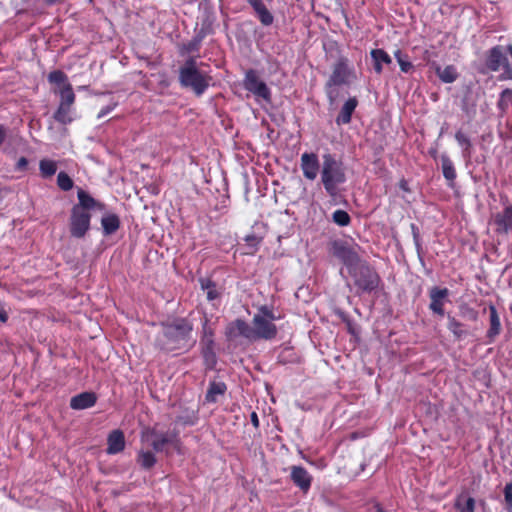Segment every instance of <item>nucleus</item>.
<instances>
[{
    "instance_id": "obj_21",
    "label": "nucleus",
    "mask_w": 512,
    "mask_h": 512,
    "mask_svg": "<svg viewBox=\"0 0 512 512\" xmlns=\"http://www.w3.org/2000/svg\"><path fill=\"white\" fill-rule=\"evenodd\" d=\"M371 58L373 60L374 71L381 74L383 71V64H391L392 59L389 54L383 49H373L371 51Z\"/></svg>"
},
{
    "instance_id": "obj_30",
    "label": "nucleus",
    "mask_w": 512,
    "mask_h": 512,
    "mask_svg": "<svg viewBox=\"0 0 512 512\" xmlns=\"http://www.w3.org/2000/svg\"><path fill=\"white\" fill-rule=\"evenodd\" d=\"M448 319V329L454 335L455 338L460 339L466 335V331L463 329V324L456 320L451 315L447 316Z\"/></svg>"
},
{
    "instance_id": "obj_45",
    "label": "nucleus",
    "mask_w": 512,
    "mask_h": 512,
    "mask_svg": "<svg viewBox=\"0 0 512 512\" xmlns=\"http://www.w3.org/2000/svg\"><path fill=\"white\" fill-rule=\"evenodd\" d=\"M475 501L473 498L469 497L466 501L465 507H463L460 512H474Z\"/></svg>"
},
{
    "instance_id": "obj_13",
    "label": "nucleus",
    "mask_w": 512,
    "mask_h": 512,
    "mask_svg": "<svg viewBox=\"0 0 512 512\" xmlns=\"http://www.w3.org/2000/svg\"><path fill=\"white\" fill-rule=\"evenodd\" d=\"M300 167L303 176L310 181L315 180L321 170L318 156L315 153H303L300 158Z\"/></svg>"
},
{
    "instance_id": "obj_51",
    "label": "nucleus",
    "mask_w": 512,
    "mask_h": 512,
    "mask_svg": "<svg viewBox=\"0 0 512 512\" xmlns=\"http://www.w3.org/2000/svg\"><path fill=\"white\" fill-rule=\"evenodd\" d=\"M247 1H248V3H249L253 8L257 7L258 5H262V4H263L262 0H247Z\"/></svg>"
},
{
    "instance_id": "obj_9",
    "label": "nucleus",
    "mask_w": 512,
    "mask_h": 512,
    "mask_svg": "<svg viewBox=\"0 0 512 512\" xmlns=\"http://www.w3.org/2000/svg\"><path fill=\"white\" fill-rule=\"evenodd\" d=\"M91 216L82 207H73L70 217V232L75 238H82L90 227Z\"/></svg>"
},
{
    "instance_id": "obj_34",
    "label": "nucleus",
    "mask_w": 512,
    "mask_h": 512,
    "mask_svg": "<svg viewBox=\"0 0 512 512\" xmlns=\"http://www.w3.org/2000/svg\"><path fill=\"white\" fill-rule=\"evenodd\" d=\"M39 169L43 177H50L57 171L56 162L48 159H43L39 163Z\"/></svg>"
},
{
    "instance_id": "obj_36",
    "label": "nucleus",
    "mask_w": 512,
    "mask_h": 512,
    "mask_svg": "<svg viewBox=\"0 0 512 512\" xmlns=\"http://www.w3.org/2000/svg\"><path fill=\"white\" fill-rule=\"evenodd\" d=\"M332 220L335 224H337L341 227H345L350 224L351 218L346 211L338 209L333 212Z\"/></svg>"
},
{
    "instance_id": "obj_19",
    "label": "nucleus",
    "mask_w": 512,
    "mask_h": 512,
    "mask_svg": "<svg viewBox=\"0 0 512 512\" xmlns=\"http://www.w3.org/2000/svg\"><path fill=\"white\" fill-rule=\"evenodd\" d=\"M108 454H117L121 452L125 447V438L124 434L120 430H114L108 436Z\"/></svg>"
},
{
    "instance_id": "obj_11",
    "label": "nucleus",
    "mask_w": 512,
    "mask_h": 512,
    "mask_svg": "<svg viewBox=\"0 0 512 512\" xmlns=\"http://www.w3.org/2000/svg\"><path fill=\"white\" fill-rule=\"evenodd\" d=\"M490 225L498 235L512 234V205L492 215Z\"/></svg>"
},
{
    "instance_id": "obj_20",
    "label": "nucleus",
    "mask_w": 512,
    "mask_h": 512,
    "mask_svg": "<svg viewBox=\"0 0 512 512\" xmlns=\"http://www.w3.org/2000/svg\"><path fill=\"white\" fill-rule=\"evenodd\" d=\"M79 204L74 207H82L83 211H87L90 209H99L102 210L104 205L96 201L92 196H90L87 192L82 189H79L77 192Z\"/></svg>"
},
{
    "instance_id": "obj_40",
    "label": "nucleus",
    "mask_w": 512,
    "mask_h": 512,
    "mask_svg": "<svg viewBox=\"0 0 512 512\" xmlns=\"http://www.w3.org/2000/svg\"><path fill=\"white\" fill-rule=\"evenodd\" d=\"M504 500L508 512H512V482L507 483L504 488Z\"/></svg>"
},
{
    "instance_id": "obj_8",
    "label": "nucleus",
    "mask_w": 512,
    "mask_h": 512,
    "mask_svg": "<svg viewBox=\"0 0 512 512\" xmlns=\"http://www.w3.org/2000/svg\"><path fill=\"white\" fill-rule=\"evenodd\" d=\"M244 88L251 92L257 101L264 100L265 102L271 101V92L266 83L263 82L254 70H249L245 74Z\"/></svg>"
},
{
    "instance_id": "obj_18",
    "label": "nucleus",
    "mask_w": 512,
    "mask_h": 512,
    "mask_svg": "<svg viewBox=\"0 0 512 512\" xmlns=\"http://www.w3.org/2000/svg\"><path fill=\"white\" fill-rule=\"evenodd\" d=\"M358 105V101L355 97L349 98L342 106L337 118L336 123L338 125H345L351 122V117Z\"/></svg>"
},
{
    "instance_id": "obj_14",
    "label": "nucleus",
    "mask_w": 512,
    "mask_h": 512,
    "mask_svg": "<svg viewBox=\"0 0 512 512\" xmlns=\"http://www.w3.org/2000/svg\"><path fill=\"white\" fill-rule=\"evenodd\" d=\"M449 290L447 288L432 287L429 291V309L439 316H444V305L448 301Z\"/></svg>"
},
{
    "instance_id": "obj_41",
    "label": "nucleus",
    "mask_w": 512,
    "mask_h": 512,
    "mask_svg": "<svg viewBox=\"0 0 512 512\" xmlns=\"http://www.w3.org/2000/svg\"><path fill=\"white\" fill-rule=\"evenodd\" d=\"M203 341L205 342V344H213V331L208 326L207 319L203 323Z\"/></svg>"
},
{
    "instance_id": "obj_28",
    "label": "nucleus",
    "mask_w": 512,
    "mask_h": 512,
    "mask_svg": "<svg viewBox=\"0 0 512 512\" xmlns=\"http://www.w3.org/2000/svg\"><path fill=\"white\" fill-rule=\"evenodd\" d=\"M497 107L500 110L501 116H503L510 107H512V90L509 88L504 89L499 97Z\"/></svg>"
},
{
    "instance_id": "obj_39",
    "label": "nucleus",
    "mask_w": 512,
    "mask_h": 512,
    "mask_svg": "<svg viewBox=\"0 0 512 512\" xmlns=\"http://www.w3.org/2000/svg\"><path fill=\"white\" fill-rule=\"evenodd\" d=\"M203 357L209 367H213L216 363V356L213 352V344H205L203 349Z\"/></svg>"
},
{
    "instance_id": "obj_10",
    "label": "nucleus",
    "mask_w": 512,
    "mask_h": 512,
    "mask_svg": "<svg viewBox=\"0 0 512 512\" xmlns=\"http://www.w3.org/2000/svg\"><path fill=\"white\" fill-rule=\"evenodd\" d=\"M333 255L344 263L349 273L353 272L361 264L356 250L341 242L336 241L333 243Z\"/></svg>"
},
{
    "instance_id": "obj_31",
    "label": "nucleus",
    "mask_w": 512,
    "mask_h": 512,
    "mask_svg": "<svg viewBox=\"0 0 512 512\" xmlns=\"http://www.w3.org/2000/svg\"><path fill=\"white\" fill-rule=\"evenodd\" d=\"M54 118L62 124L70 123L72 121L71 106L60 104L54 114Z\"/></svg>"
},
{
    "instance_id": "obj_35",
    "label": "nucleus",
    "mask_w": 512,
    "mask_h": 512,
    "mask_svg": "<svg viewBox=\"0 0 512 512\" xmlns=\"http://www.w3.org/2000/svg\"><path fill=\"white\" fill-rule=\"evenodd\" d=\"M455 139H456L457 143L459 144V146L462 147L463 156L464 157H470V154H471V151H470L471 141H470V139L461 131H458L455 134Z\"/></svg>"
},
{
    "instance_id": "obj_43",
    "label": "nucleus",
    "mask_w": 512,
    "mask_h": 512,
    "mask_svg": "<svg viewBox=\"0 0 512 512\" xmlns=\"http://www.w3.org/2000/svg\"><path fill=\"white\" fill-rule=\"evenodd\" d=\"M502 69H503V72L500 76V79L512 80V67L509 64V62H507L505 65H503Z\"/></svg>"
},
{
    "instance_id": "obj_16",
    "label": "nucleus",
    "mask_w": 512,
    "mask_h": 512,
    "mask_svg": "<svg viewBox=\"0 0 512 512\" xmlns=\"http://www.w3.org/2000/svg\"><path fill=\"white\" fill-rule=\"evenodd\" d=\"M290 476L293 483L302 491L307 492L310 489L312 477L304 467L292 466Z\"/></svg>"
},
{
    "instance_id": "obj_38",
    "label": "nucleus",
    "mask_w": 512,
    "mask_h": 512,
    "mask_svg": "<svg viewBox=\"0 0 512 512\" xmlns=\"http://www.w3.org/2000/svg\"><path fill=\"white\" fill-rule=\"evenodd\" d=\"M57 184L62 190L69 191L73 187V180L67 173L60 172L57 176Z\"/></svg>"
},
{
    "instance_id": "obj_32",
    "label": "nucleus",
    "mask_w": 512,
    "mask_h": 512,
    "mask_svg": "<svg viewBox=\"0 0 512 512\" xmlns=\"http://www.w3.org/2000/svg\"><path fill=\"white\" fill-rule=\"evenodd\" d=\"M61 102L60 104L72 106L75 101V94L71 84H65L60 90Z\"/></svg>"
},
{
    "instance_id": "obj_33",
    "label": "nucleus",
    "mask_w": 512,
    "mask_h": 512,
    "mask_svg": "<svg viewBox=\"0 0 512 512\" xmlns=\"http://www.w3.org/2000/svg\"><path fill=\"white\" fill-rule=\"evenodd\" d=\"M201 287L206 291V297L209 301H214L219 297L216 285L208 279H201Z\"/></svg>"
},
{
    "instance_id": "obj_53",
    "label": "nucleus",
    "mask_w": 512,
    "mask_h": 512,
    "mask_svg": "<svg viewBox=\"0 0 512 512\" xmlns=\"http://www.w3.org/2000/svg\"><path fill=\"white\" fill-rule=\"evenodd\" d=\"M400 187H401V189H403V190H405V191H406V190H407V183H406L405 181H402V182L400 183Z\"/></svg>"
},
{
    "instance_id": "obj_5",
    "label": "nucleus",
    "mask_w": 512,
    "mask_h": 512,
    "mask_svg": "<svg viewBox=\"0 0 512 512\" xmlns=\"http://www.w3.org/2000/svg\"><path fill=\"white\" fill-rule=\"evenodd\" d=\"M274 320H276V316L273 311L267 306H262L253 317L254 340L273 339L277 334V328L273 323Z\"/></svg>"
},
{
    "instance_id": "obj_17",
    "label": "nucleus",
    "mask_w": 512,
    "mask_h": 512,
    "mask_svg": "<svg viewBox=\"0 0 512 512\" xmlns=\"http://www.w3.org/2000/svg\"><path fill=\"white\" fill-rule=\"evenodd\" d=\"M97 397L93 392H82L70 400V407L74 410H83L95 405Z\"/></svg>"
},
{
    "instance_id": "obj_12",
    "label": "nucleus",
    "mask_w": 512,
    "mask_h": 512,
    "mask_svg": "<svg viewBox=\"0 0 512 512\" xmlns=\"http://www.w3.org/2000/svg\"><path fill=\"white\" fill-rule=\"evenodd\" d=\"M226 337L229 341H235L240 337L247 339L248 341H255L252 326L241 319H236L228 324L226 328Z\"/></svg>"
},
{
    "instance_id": "obj_15",
    "label": "nucleus",
    "mask_w": 512,
    "mask_h": 512,
    "mask_svg": "<svg viewBox=\"0 0 512 512\" xmlns=\"http://www.w3.org/2000/svg\"><path fill=\"white\" fill-rule=\"evenodd\" d=\"M507 62L508 59L502 46H494L487 52L485 65L490 71H499Z\"/></svg>"
},
{
    "instance_id": "obj_23",
    "label": "nucleus",
    "mask_w": 512,
    "mask_h": 512,
    "mask_svg": "<svg viewBox=\"0 0 512 512\" xmlns=\"http://www.w3.org/2000/svg\"><path fill=\"white\" fill-rule=\"evenodd\" d=\"M101 225L103 228V233L105 235H111L115 233L119 228V217L113 213L105 214L101 219Z\"/></svg>"
},
{
    "instance_id": "obj_24",
    "label": "nucleus",
    "mask_w": 512,
    "mask_h": 512,
    "mask_svg": "<svg viewBox=\"0 0 512 512\" xmlns=\"http://www.w3.org/2000/svg\"><path fill=\"white\" fill-rule=\"evenodd\" d=\"M226 389V384L222 381L211 382L206 392V401L212 403L216 402L219 396L224 395Z\"/></svg>"
},
{
    "instance_id": "obj_7",
    "label": "nucleus",
    "mask_w": 512,
    "mask_h": 512,
    "mask_svg": "<svg viewBox=\"0 0 512 512\" xmlns=\"http://www.w3.org/2000/svg\"><path fill=\"white\" fill-rule=\"evenodd\" d=\"M176 435L173 433L157 432L155 430H147L142 435V445L155 452H162L166 445L176 444Z\"/></svg>"
},
{
    "instance_id": "obj_50",
    "label": "nucleus",
    "mask_w": 512,
    "mask_h": 512,
    "mask_svg": "<svg viewBox=\"0 0 512 512\" xmlns=\"http://www.w3.org/2000/svg\"><path fill=\"white\" fill-rule=\"evenodd\" d=\"M251 422H252L254 427L257 428L259 426V419H258V416H257L256 412H252V414H251Z\"/></svg>"
},
{
    "instance_id": "obj_26",
    "label": "nucleus",
    "mask_w": 512,
    "mask_h": 512,
    "mask_svg": "<svg viewBox=\"0 0 512 512\" xmlns=\"http://www.w3.org/2000/svg\"><path fill=\"white\" fill-rule=\"evenodd\" d=\"M137 462L144 469L152 468L156 463V457L154 453L143 446L142 449L138 452Z\"/></svg>"
},
{
    "instance_id": "obj_44",
    "label": "nucleus",
    "mask_w": 512,
    "mask_h": 512,
    "mask_svg": "<svg viewBox=\"0 0 512 512\" xmlns=\"http://www.w3.org/2000/svg\"><path fill=\"white\" fill-rule=\"evenodd\" d=\"M398 64L400 66L401 71L404 73H408L413 68L412 63L409 61L407 56L400 60Z\"/></svg>"
},
{
    "instance_id": "obj_42",
    "label": "nucleus",
    "mask_w": 512,
    "mask_h": 512,
    "mask_svg": "<svg viewBox=\"0 0 512 512\" xmlns=\"http://www.w3.org/2000/svg\"><path fill=\"white\" fill-rule=\"evenodd\" d=\"M117 105H118V103L114 101V102H111L110 104H108L107 106L103 107L99 111L97 118L102 119L103 117L108 115L110 112H112L116 108Z\"/></svg>"
},
{
    "instance_id": "obj_22",
    "label": "nucleus",
    "mask_w": 512,
    "mask_h": 512,
    "mask_svg": "<svg viewBox=\"0 0 512 512\" xmlns=\"http://www.w3.org/2000/svg\"><path fill=\"white\" fill-rule=\"evenodd\" d=\"M441 167L444 178L447 180L448 185L452 187L454 185V181L456 179V170L453 162L449 158L448 155L442 154L441 157Z\"/></svg>"
},
{
    "instance_id": "obj_27",
    "label": "nucleus",
    "mask_w": 512,
    "mask_h": 512,
    "mask_svg": "<svg viewBox=\"0 0 512 512\" xmlns=\"http://www.w3.org/2000/svg\"><path fill=\"white\" fill-rule=\"evenodd\" d=\"M436 74L444 83H453L458 77L457 70L453 65H448L444 68L437 67Z\"/></svg>"
},
{
    "instance_id": "obj_25",
    "label": "nucleus",
    "mask_w": 512,
    "mask_h": 512,
    "mask_svg": "<svg viewBox=\"0 0 512 512\" xmlns=\"http://www.w3.org/2000/svg\"><path fill=\"white\" fill-rule=\"evenodd\" d=\"M489 313H490V328L487 332V337L490 338V340H493L497 335H499L501 331V323L500 318L497 313V310L494 306L489 307Z\"/></svg>"
},
{
    "instance_id": "obj_54",
    "label": "nucleus",
    "mask_w": 512,
    "mask_h": 512,
    "mask_svg": "<svg viewBox=\"0 0 512 512\" xmlns=\"http://www.w3.org/2000/svg\"><path fill=\"white\" fill-rule=\"evenodd\" d=\"M507 50H508V52L510 53V55L512 57V45H508L507 46Z\"/></svg>"
},
{
    "instance_id": "obj_47",
    "label": "nucleus",
    "mask_w": 512,
    "mask_h": 512,
    "mask_svg": "<svg viewBox=\"0 0 512 512\" xmlns=\"http://www.w3.org/2000/svg\"><path fill=\"white\" fill-rule=\"evenodd\" d=\"M245 240H246V242H248L249 244H251L253 246H256L259 243V238L256 237L255 235H248L245 238Z\"/></svg>"
},
{
    "instance_id": "obj_2",
    "label": "nucleus",
    "mask_w": 512,
    "mask_h": 512,
    "mask_svg": "<svg viewBox=\"0 0 512 512\" xmlns=\"http://www.w3.org/2000/svg\"><path fill=\"white\" fill-rule=\"evenodd\" d=\"M320 177L326 193L335 198L340 193V186L347 180L344 164L334 155L324 154L322 156Z\"/></svg>"
},
{
    "instance_id": "obj_6",
    "label": "nucleus",
    "mask_w": 512,
    "mask_h": 512,
    "mask_svg": "<svg viewBox=\"0 0 512 512\" xmlns=\"http://www.w3.org/2000/svg\"><path fill=\"white\" fill-rule=\"evenodd\" d=\"M350 275L355 279V284L363 292H371L378 287L379 276L370 267L360 264Z\"/></svg>"
},
{
    "instance_id": "obj_29",
    "label": "nucleus",
    "mask_w": 512,
    "mask_h": 512,
    "mask_svg": "<svg viewBox=\"0 0 512 512\" xmlns=\"http://www.w3.org/2000/svg\"><path fill=\"white\" fill-rule=\"evenodd\" d=\"M258 19L264 26H269L273 23L274 17L272 13L265 7L264 4L258 5L257 7L253 8Z\"/></svg>"
},
{
    "instance_id": "obj_52",
    "label": "nucleus",
    "mask_w": 512,
    "mask_h": 512,
    "mask_svg": "<svg viewBox=\"0 0 512 512\" xmlns=\"http://www.w3.org/2000/svg\"><path fill=\"white\" fill-rule=\"evenodd\" d=\"M394 57L396 58L397 62H399L400 60H402L405 56L402 54V52L400 50H396L394 52Z\"/></svg>"
},
{
    "instance_id": "obj_48",
    "label": "nucleus",
    "mask_w": 512,
    "mask_h": 512,
    "mask_svg": "<svg viewBox=\"0 0 512 512\" xmlns=\"http://www.w3.org/2000/svg\"><path fill=\"white\" fill-rule=\"evenodd\" d=\"M8 319V316L6 314V311L4 310L2 304L0 303V321L1 322H6Z\"/></svg>"
},
{
    "instance_id": "obj_3",
    "label": "nucleus",
    "mask_w": 512,
    "mask_h": 512,
    "mask_svg": "<svg viewBox=\"0 0 512 512\" xmlns=\"http://www.w3.org/2000/svg\"><path fill=\"white\" fill-rule=\"evenodd\" d=\"M211 77L199 69L194 58L186 60L179 70V81L183 87L190 88L196 95H202L209 86Z\"/></svg>"
},
{
    "instance_id": "obj_1",
    "label": "nucleus",
    "mask_w": 512,
    "mask_h": 512,
    "mask_svg": "<svg viewBox=\"0 0 512 512\" xmlns=\"http://www.w3.org/2000/svg\"><path fill=\"white\" fill-rule=\"evenodd\" d=\"M192 331V324L185 318L164 322L156 336V346L165 352L187 351L196 342Z\"/></svg>"
},
{
    "instance_id": "obj_46",
    "label": "nucleus",
    "mask_w": 512,
    "mask_h": 512,
    "mask_svg": "<svg viewBox=\"0 0 512 512\" xmlns=\"http://www.w3.org/2000/svg\"><path fill=\"white\" fill-rule=\"evenodd\" d=\"M28 165V160L25 157H21L16 163L17 170H25Z\"/></svg>"
},
{
    "instance_id": "obj_4",
    "label": "nucleus",
    "mask_w": 512,
    "mask_h": 512,
    "mask_svg": "<svg viewBox=\"0 0 512 512\" xmlns=\"http://www.w3.org/2000/svg\"><path fill=\"white\" fill-rule=\"evenodd\" d=\"M357 80V74L354 66L348 58L340 57L333 65L332 73L326 83L327 95L333 101L337 93L333 90L334 86H349Z\"/></svg>"
},
{
    "instance_id": "obj_37",
    "label": "nucleus",
    "mask_w": 512,
    "mask_h": 512,
    "mask_svg": "<svg viewBox=\"0 0 512 512\" xmlns=\"http://www.w3.org/2000/svg\"><path fill=\"white\" fill-rule=\"evenodd\" d=\"M49 81L53 84H56L59 86V90L65 86V84H69L67 82V77L62 71H53L49 74L48 77Z\"/></svg>"
},
{
    "instance_id": "obj_49",
    "label": "nucleus",
    "mask_w": 512,
    "mask_h": 512,
    "mask_svg": "<svg viewBox=\"0 0 512 512\" xmlns=\"http://www.w3.org/2000/svg\"><path fill=\"white\" fill-rule=\"evenodd\" d=\"M6 135H7L6 129L4 128V126L0 125V146L4 142Z\"/></svg>"
}]
</instances>
